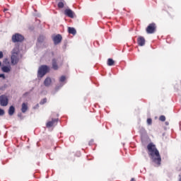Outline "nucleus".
Listing matches in <instances>:
<instances>
[{
	"label": "nucleus",
	"instance_id": "obj_1",
	"mask_svg": "<svg viewBox=\"0 0 181 181\" xmlns=\"http://www.w3.org/2000/svg\"><path fill=\"white\" fill-rule=\"evenodd\" d=\"M148 154L151 159L152 162L154 163L158 167L160 166L162 163V158L159 153V151L156 148V146L153 143H149L147 146Z\"/></svg>",
	"mask_w": 181,
	"mask_h": 181
},
{
	"label": "nucleus",
	"instance_id": "obj_2",
	"mask_svg": "<svg viewBox=\"0 0 181 181\" xmlns=\"http://www.w3.org/2000/svg\"><path fill=\"white\" fill-rule=\"evenodd\" d=\"M19 54H20V50L18 47H15L12 50V54L11 57V63L12 65L15 66L18 64L19 62L20 58H19Z\"/></svg>",
	"mask_w": 181,
	"mask_h": 181
},
{
	"label": "nucleus",
	"instance_id": "obj_3",
	"mask_svg": "<svg viewBox=\"0 0 181 181\" xmlns=\"http://www.w3.org/2000/svg\"><path fill=\"white\" fill-rule=\"evenodd\" d=\"M49 71V67L47 65H42L39 67L37 76L40 78H43Z\"/></svg>",
	"mask_w": 181,
	"mask_h": 181
},
{
	"label": "nucleus",
	"instance_id": "obj_4",
	"mask_svg": "<svg viewBox=\"0 0 181 181\" xmlns=\"http://www.w3.org/2000/svg\"><path fill=\"white\" fill-rule=\"evenodd\" d=\"M11 40L13 43L23 42L25 40V37L20 33H15L12 35Z\"/></svg>",
	"mask_w": 181,
	"mask_h": 181
},
{
	"label": "nucleus",
	"instance_id": "obj_5",
	"mask_svg": "<svg viewBox=\"0 0 181 181\" xmlns=\"http://www.w3.org/2000/svg\"><path fill=\"white\" fill-rule=\"evenodd\" d=\"M146 31L147 33V34H153L155 33V32H156V23H150L146 29Z\"/></svg>",
	"mask_w": 181,
	"mask_h": 181
},
{
	"label": "nucleus",
	"instance_id": "obj_6",
	"mask_svg": "<svg viewBox=\"0 0 181 181\" xmlns=\"http://www.w3.org/2000/svg\"><path fill=\"white\" fill-rule=\"evenodd\" d=\"M8 105V98L6 95H0V105L1 107H6Z\"/></svg>",
	"mask_w": 181,
	"mask_h": 181
},
{
	"label": "nucleus",
	"instance_id": "obj_7",
	"mask_svg": "<svg viewBox=\"0 0 181 181\" xmlns=\"http://www.w3.org/2000/svg\"><path fill=\"white\" fill-rule=\"evenodd\" d=\"M59 122L58 118H52L51 121H48L46 123V127L47 128H51L53 127L54 125H57Z\"/></svg>",
	"mask_w": 181,
	"mask_h": 181
},
{
	"label": "nucleus",
	"instance_id": "obj_8",
	"mask_svg": "<svg viewBox=\"0 0 181 181\" xmlns=\"http://www.w3.org/2000/svg\"><path fill=\"white\" fill-rule=\"evenodd\" d=\"M63 37L62 35L57 34L53 37L52 40L54 42V45H57L62 42Z\"/></svg>",
	"mask_w": 181,
	"mask_h": 181
},
{
	"label": "nucleus",
	"instance_id": "obj_9",
	"mask_svg": "<svg viewBox=\"0 0 181 181\" xmlns=\"http://www.w3.org/2000/svg\"><path fill=\"white\" fill-rule=\"evenodd\" d=\"M64 15L70 18H74L75 13L70 8L64 10Z\"/></svg>",
	"mask_w": 181,
	"mask_h": 181
},
{
	"label": "nucleus",
	"instance_id": "obj_10",
	"mask_svg": "<svg viewBox=\"0 0 181 181\" xmlns=\"http://www.w3.org/2000/svg\"><path fill=\"white\" fill-rule=\"evenodd\" d=\"M137 44L140 47H144L146 45V39L143 36H139L137 38Z\"/></svg>",
	"mask_w": 181,
	"mask_h": 181
},
{
	"label": "nucleus",
	"instance_id": "obj_11",
	"mask_svg": "<svg viewBox=\"0 0 181 181\" xmlns=\"http://www.w3.org/2000/svg\"><path fill=\"white\" fill-rule=\"evenodd\" d=\"M21 110L22 113H26V112L28 110V103H23L21 105Z\"/></svg>",
	"mask_w": 181,
	"mask_h": 181
},
{
	"label": "nucleus",
	"instance_id": "obj_12",
	"mask_svg": "<svg viewBox=\"0 0 181 181\" xmlns=\"http://www.w3.org/2000/svg\"><path fill=\"white\" fill-rule=\"evenodd\" d=\"M52 69L55 71L59 69V66L57 64V60L56 59H52Z\"/></svg>",
	"mask_w": 181,
	"mask_h": 181
},
{
	"label": "nucleus",
	"instance_id": "obj_13",
	"mask_svg": "<svg viewBox=\"0 0 181 181\" xmlns=\"http://www.w3.org/2000/svg\"><path fill=\"white\" fill-rule=\"evenodd\" d=\"M51 84H52V78H49V77L46 78L45 79V81H44V85H45V86L49 87V86H51Z\"/></svg>",
	"mask_w": 181,
	"mask_h": 181
},
{
	"label": "nucleus",
	"instance_id": "obj_14",
	"mask_svg": "<svg viewBox=\"0 0 181 181\" xmlns=\"http://www.w3.org/2000/svg\"><path fill=\"white\" fill-rule=\"evenodd\" d=\"M1 71L4 73H9L11 71V66H4L1 67Z\"/></svg>",
	"mask_w": 181,
	"mask_h": 181
},
{
	"label": "nucleus",
	"instance_id": "obj_15",
	"mask_svg": "<svg viewBox=\"0 0 181 181\" xmlns=\"http://www.w3.org/2000/svg\"><path fill=\"white\" fill-rule=\"evenodd\" d=\"M15 112H16L15 107L13 105L10 106L9 109H8V115L13 116L14 115Z\"/></svg>",
	"mask_w": 181,
	"mask_h": 181
},
{
	"label": "nucleus",
	"instance_id": "obj_16",
	"mask_svg": "<svg viewBox=\"0 0 181 181\" xmlns=\"http://www.w3.org/2000/svg\"><path fill=\"white\" fill-rule=\"evenodd\" d=\"M68 32L71 35H76V30L74 28L69 27Z\"/></svg>",
	"mask_w": 181,
	"mask_h": 181
},
{
	"label": "nucleus",
	"instance_id": "obj_17",
	"mask_svg": "<svg viewBox=\"0 0 181 181\" xmlns=\"http://www.w3.org/2000/svg\"><path fill=\"white\" fill-rule=\"evenodd\" d=\"M115 61L113 59L109 58L107 59V66H115Z\"/></svg>",
	"mask_w": 181,
	"mask_h": 181
},
{
	"label": "nucleus",
	"instance_id": "obj_18",
	"mask_svg": "<svg viewBox=\"0 0 181 181\" xmlns=\"http://www.w3.org/2000/svg\"><path fill=\"white\" fill-rule=\"evenodd\" d=\"M64 4L65 1L64 0H61L60 1L58 2V8H64Z\"/></svg>",
	"mask_w": 181,
	"mask_h": 181
},
{
	"label": "nucleus",
	"instance_id": "obj_19",
	"mask_svg": "<svg viewBox=\"0 0 181 181\" xmlns=\"http://www.w3.org/2000/svg\"><path fill=\"white\" fill-rule=\"evenodd\" d=\"M47 98H43L40 102V105H45V103H47Z\"/></svg>",
	"mask_w": 181,
	"mask_h": 181
},
{
	"label": "nucleus",
	"instance_id": "obj_20",
	"mask_svg": "<svg viewBox=\"0 0 181 181\" xmlns=\"http://www.w3.org/2000/svg\"><path fill=\"white\" fill-rule=\"evenodd\" d=\"M45 37L43 35H40L38 38V42H42L45 40Z\"/></svg>",
	"mask_w": 181,
	"mask_h": 181
},
{
	"label": "nucleus",
	"instance_id": "obj_21",
	"mask_svg": "<svg viewBox=\"0 0 181 181\" xmlns=\"http://www.w3.org/2000/svg\"><path fill=\"white\" fill-rule=\"evenodd\" d=\"M66 76H62L61 77H60V78H59V82H61V83H63V82H64L65 81H66Z\"/></svg>",
	"mask_w": 181,
	"mask_h": 181
},
{
	"label": "nucleus",
	"instance_id": "obj_22",
	"mask_svg": "<svg viewBox=\"0 0 181 181\" xmlns=\"http://www.w3.org/2000/svg\"><path fill=\"white\" fill-rule=\"evenodd\" d=\"M159 120L161 122H165L166 120V117H165V115H161L159 117Z\"/></svg>",
	"mask_w": 181,
	"mask_h": 181
},
{
	"label": "nucleus",
	"instance_id": "obj_23",
	"mask_svg": "<svg viewBox=\"0 0 181 181\" xmlns=\"http://www.w3.org/2000/svg\"><path fill=\"white\" fill-rule=\"evenodd\" d=\"M5 115V110L0 108V116H4Z\"/></svg>",
	"mask_w": 181,
	"mask_h": 181
},
{
	"label": "nucleus",
	"instance_id": "obj_24",
	"mask_svg": "<svg viewBox=\"0 0 181 181\" xmlns=\"http://www.w3.org/2000/svg\"><path fill=\"white\" fill-rule=\"evenodd\" d=\"M147 124H148V125H151V124H152V119L148 118V119H147Z\"/></svg>",
	"mask_w": 181,
	"mask_h": 181
},
{
	"label": "nucleus",
	"instance_id": "obj_25",
	"mask_svg": "<svg viewBox=\"0 0 181 181\" xmlns=\"http://www.w3.org/2000/svg\"><path fill=\"white\" fill-rule=\"evenodd\" d=\"M18 117L21 119H23V114H22V113H18Z\"/></svg>",
	"mask_w": 181,
	"mask_h": 181
},
{
	"label": "nucleus",
	"instance_id": "obj_26",
	"mask_svg": "<svg viewBox=\"0 0 181 181\" xmlns=\"http://www.w3.org/2000/svg\"><path fill=\"white\" fill-rule=\"evenodd\" d=\"M0 78H2L3 79H6V76L4 74H0Z\"/></svg>",
	"mask_w": 181,
	"mask_h": 181
},
{
	"label": "nucleus",
	"instance_id": "obj_27",
	"mask_svg": "<svg viewBox=\"0 0 181 181\" xmlns=\"http://www.w3.org/2000/svg\"><path fill=\"white\" fill-rule=\"evenodd\" d=\"M4 58V53L3 52L0 51V59H3Z\"/></svg>",
	"mask_w": 181,
	"mask_h": 181
},
{
	"label": "nucleus",
	"instance_id": "obj_28",
	"mask_svg": "<svg viewBox=\"0 0 181 181\" xmlns=\"http://www.w3.org/2000/svg\"><path fill=\"white\" fill-rule=\"evenodd\" d=\"M130 181H136V179L134 177H132Z\"/></svg>",
	"mask_w": 181,
	"mask_h": 181
},
{
	"label": "nucleus",
	"instance_id": "obj_29",
	"mask_svg": "<svg viewBox=\"0 0 181 181\" xmlns=\"http://www.w3.org/2000/svg\"><path fill=\"white\" fill-rule=\"evenodd\" d=\"M8 11V9L7 8H5L4 10V12H6V11Z\"/></svg>",
	"mask_w": 181,
	"mask_h": 181
},
{
	"label": "nucleus",
	"instance_id": "obj_30",
	"mask_svg": "<svg viewBox=\"0 0 181 181\" xmlns=\"http://www.w3.org/2000/svg\"><path fill=\"white\" fill-rule=\"evenodd\" d=\"M40 107L39 104H37V105H36V107L37 108V107Z\"/></svg>",
	"mask_w": 181,
	"mask_h": 181
},
{
	"label": "nucleus",
	"instance_id": "obj_31",
	"mask_svg": "<svg viewBox=\"0 0 181 181\" xmlns=\"http://www.w3.org/2000/svg\"><path fill=\"white\" fill-rule=\"evenodd\" d=\"M1 64H2V63H1V62H0V66H1Z\"/></svg>",
	"mask_w": 181,
	"mask_h": 181
},
{
	"label": "nucleus",
	"instance_id": "obj_32",
	"mask_svg": "<svg viewBox=\"0 0 181 181\" xmlns=\"http://www.w3.org/2000/svg\"><path fill=\"white\" fill-rule=\"evenodd\" d=\"M179 181H181V177L179 179Z\"/></svg>",
	"mask_w": 181,
	"mask_h": 181
}]
</instances>
